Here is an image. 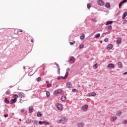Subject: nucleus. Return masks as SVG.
<instances>
[{
	"instance_id": "nucleus-26",
	"label": "nucleus",
	"mask_w": 127,
	"mask_h": 127,
	"mask_svg": "<svg viewBox=\"0 0 127 127\" xmlns=\"http://www.w3.org/2000/svg\"><path fill=\"white\" fill-rule=\"evenodd\" d=\"M37 117H42V114L40 113V112H38L37 113Z\"/></svg>"
},
{
	"instance_id": "nucleus-47",
	"label": "nucleus",
	"mask_w": 127,
	"mask_h": 127,
	"mask_svg": "<svg viewBox=\"0 0 127 127\" xmlns=\"http://www.w3.org/2000/svg\"><path fill=\"white\" fill-rule=\"evenodd\" d=\"M4 117L5 118H7V117H8V115H7V114H5V115H4Z\"/></svg>"
},
{
	"instance_id": "nucleus-14",
	"label": "nucleus",
	"mask_w": 127,
	"mask_h": 127,
	"mask_svg": "<svg viewBox=\"0 0 127 127\" xmlns=\"http://www.w3.org/2000/svg\"><path fill=\"white\" fill-rule=\"evenodd\" d=\"M77 126L78 127H84V126H85V124L83 123H79L77 124Z\"/></svg>"
},
{
	"instance_id": "nucleus-24",
	"label": "nucleus",
	"mask_w": 127,
	"mask_h": 127,
	"mask_svg": "<svg viewBox=\"0 0 127 127\" xmlns=\"http://www.w3.org/2000/svg\"><path fill=\"white\" fill-rule=\"evenodd\" d=\"M113 23V21H107L106 22V25H109V24H112Z\"/></svg>"
},
{
	"instance_id": "nucleus-3",
	"label": "nucleus",
	"mask_w": 127,
	"mask_h": 127,
	"mask_svg": "<svg viewBox=\"0 0 127 127\" xmlns=\"http://www.w3.org/2000/svg\"><path fill=\"white\" fill-rule=\"evenodd\" d=\"M55 96H57L59 95V94H62V90L61 89H58V90H56L54 93Z\"/></svg>"
},
{
	"instance_id": "nucleus-16",
	"label": "nucleus",
	"mask_w": 127,
	"mask_h": 127,
	"mask_svg": "<svg viewBox=\"0 0 127 127\" xmlns=\"http://www.w3.org/2000/svg\"><path fill=\"white\" fill-rule=\"evenodd\" d=\"M19 98H22V97H24V93H19Z\"/></svg>"
},
{
	"instance_id": "nucleus-42",
	"label": "nucleus",
	"mask_w": 127,
	"mask_h": 127,
	"mask_svg": "<svg viewBox=\"0 0 127 127\" xmlns=\"http://www.w3.org/2000/svg\"><path fill=\"white\" fill-rule=\"evenodd\" d=\"M44 125H45L46 126H47V125H49V123L47 122V121H45L44 122Z\"/></svg>"
},
{
	"instance_id": "nucleus-28",
	"label": "nucleus",
	"mask_w": 127,
	"mask_h": 127,
	"mask_svg": "<svg viewBox=\"0 0 127 127\" xmlns=\"http://www.w3.org/2000/svg\"><path fill=\"white\" fill-rule=\"evenodd\" d=\"M118 66L119 67H120V68H122L123 66V64H122V63L121 62L118 63Z\"/></svg>"
},
{
	"instance_id": "nucleus-50",
	"label": "nucleus",
	"mask_w": 127,
	"mask_h": 127,
	"mask_svg": "<svg viewBox=\"0 0 127 127\" xmlns=\"http://www.w3.org/2000/svg\"><path fill=\"white\" fill-rule=\"evenodd\" d=\"M35 124H36V125H37V121H34Z\"/></svg>"
},
{
	"instance_id": "nucleus-6",
	"label": "nucleus",
	"mask_w": 127,
	"mask_h": 127,
	"mask_svg": "<svg viewBox=\"0 0 127 127\" xmlns=\"http://www.w3.org/2000/svg\"><path fill=\"white\" fill-rule=\"evenodd\" d=\"M108 67L110 69H114L115 68V65L113 64H109L108 65Z\"/></svg>"
},
{
	"instance_id": "nucleus-12",
	"label": "nucleus",
	"mask_w": 127,
	"mask_h": 127,
	"mask_svg": "<svg viewBox=\"0 0 127 127\" xmlns=\"http://www.w3.org/2000/svg\"><path fill=\"white\" fill-rule=\"evenodd\" d=\"M121 42H122V39H121V38H118L117 40V44L118 45L121 44Z\"/></svg>"
},
{
	"instance_id": "nucleus-30",
	"label": "nucleus",
	"mask_w": 127,
	"mask_h": 127,
	"mask_svg": "<svg viewBox=\"0 0 127 127\" xmlns=\"http://www.w3.org/2000/svg\"><path fill=\"white\" fill-rule=\"evenodd\" d=\"M84 38H85V35H83L82 36H80L81 40H84Z\"/></svg>"
},
{
	"instance_id": "nucleus-21",
	"label": "nucleus",
	"mask_w": 127,
	"mask_h": 127,
	"mask_svg": "<svg viewBox=\"0 0 127 127\" xmlns=\"http://www.w3.org/2000/svg\"><path fill=\"white\" fill-rule=\"evenodd\" d=\"M4 102L6 104H9V101L6 98H5Z\"/></svg>"
},
{
	"instance_id": "nucleus-45",
	"label": "nucleus",
	"mask_w": 127,
	"mask_h": 127,
	"mask_svg": "<svg viewBox=\"0 0 127 127\" xmlns=\"http://www.w3.org/2000/svg\"><path fill=\"white\" fill-rule=\"evenodd\" d=\"M51 86H52V85L51 84H47L48 88H50V87H51Z\"/></svg>"
},
{
	"instance_id": "nucleus-19",
	"label": "nucleus",
	"mask_w": 127,
	"mask_h": 127,
	"mask_svg": "<svg viewBox=\"0 0 127 127\" xmlns=\"http://www.w3.org/2000/svg\"><path fill=\"white\" fill-rule=\"evenodd\" d=\"M61 100L63 102L64 101L66 100V96H63L61 98Z\"/></svg>"
},
{
	"instance_id": "nucleus-39",
	"label": "nucleus",
	"mask_w": 127,
	"mask_h": 127,
	"mask_svg": "<svg viewBox=\"0 0 127 127\" xmlns=\"http://www.w3.org/2000/svg\"><path fill=\"white\" fill-rule=\"evenodd\" d=\"M75 43H76V42H75V41H74L73 42H69V44H70V45H74Z\"/></svg>"
},
{
	"instance_id": "nucleus-32",
	"label": "nucleus",
	"mask_w": 127,
	"mask_h": 127,
	"mask_svg": "<svg viewBox=\"0 0 127 127\" xmlns=\"http://www.w3.org/2000/svg\"><path fill=\"white\" fill-rule=\"evenodd\" d=\"M72 92L73 93H78V90L76 89H73L72 90Z\"/></svg>"
},
{
	"instance_id": "nucleus-7",
	"label": "nucleus",
	"mask_w": 127,
	"mask_h": 127,
	"mask_svg": "<svg viewBox=\"0 0 127 127\" xmlns=\"http://www.w3.org/2000/svg\"><path fill=\"white\" fill-rule=\"evenodd\" d=\"M118 118L117 116H112L110 118V121L111 122H114V121H116Z\"/></svg>"
},
{
	"instance_id": "nucleus-52",
	"label": "nucleus",
	"mask_w": 127,
	"mask_h": 127,
	"mask_svg": "<svg viewBox=\"0 0 127 127\" xmlns=\"http://www.w3.org/2000/svg\"><path fill=\"white\" fill-rule=\"evenodd\" d=\"M60 79H61V77H60L58 78V80H60Z\"/></svg>"
},
{
	"instance_id": "nucleus-10",
	"label": "nucleus",
	"mask_w": 127,
	"mask_h": 127,
	"mask_svg": "<svg viewBox=\"0 0 127 127\" xmlns=\"http://www.w3.org/2000/svg\"><path fill=\"white\" fill-rule=\"evenodd\" d=\"M72 86H73V85L70 82H67L66 83V87H67V88H71V87H72Z\"/></svg>"
},
{
	"instance_id": "nucleus-46",
	"label": "nucleus",
	"mask_w": 127,
	"mask_h": 127,
	"mask_svg": "<svg viewBox=\"0 0 127 127\" xmlns=\"http://www.w3.org/2000/svg\"><path fill=\"white\" fill-rule=\"evenodd\" d=\"M92 21H93L94 22H97V19H92Z\"/></svg>"
},
{
	"instance_id": "nucleus-25",
	"label": "nucleus",
	"mask_w": 127,
	"mask_h": 127,
	"mask_svg": "<svg viewBox=\"0 0 127 127\" xmlns=\"http://www.w3.org/2000/svg\"><path fill=\"white\" fill-rule=\"evenodd\" d=\"M17 31V33H19V32H23V30H21V29H16L15 30V31Z\"/></svg>"
},
{
	"instance_id": "nucleus-27",
	"label": "nucleus",
	"mask_w": 127,
	"mask_h": 127,
	"mask_svg": "<svg viewBox=\"0 0 127 127\" xmlns=\"http://www.w3.org/2000/svg\"><path fill=\"white\" fill-rule=\"evenodd\" d=\"M95 36L96 38H99V37H100V36H101V34L98 33Z\"/></svg>"
},
{
	"instance_id": "nucleus-33",
	"label": "nucleus",
	"mask_w": 127,
	"mask_h": 127,
	"mask_svg": "<svg viewBox=\"0 0 127 127\" xmlns=\"http://www.w3.org/2000/svg\"><path fill=\"white\" fill-rule=\"evenodd\" d=\"M116 116H117V117H120V116H122V112H119L118 113H116Z\"/></svg>"
},
{
	"instance_id": "nucleus-18",
	"label": "nucleus",
	"mask_w": 127,
	"mask_h": 127,
	"mask_svg": "<svg viewBox=\"0 0 127 127\" xmlns=\"http://www.w3.org/2000/svg\"><path fill=\"white\" fill-rule=\"evenodd\" d=\"M127 12H125L123 15L122 18L123 19H125V18H126V16H127Z\"/></svg>"
},
{
	"instance_id": "nucleus-51",
	"label": "nucleus",
	"mask_w": 127,
	"mask_h": 127,
	"mask_svg": "<svg viewBox=\"0 0 127 127\" xmlns=\"http://www.w3.org/2000/svg\"><path fill=\"white\" fill-rule=\"evenodd\" d=\"M89 97H92V93L91 94H89Z\"/></svg>"
},
{
	"instance_id": "nucleus-53",
	"label": "nucleus",
	"mask_w": 127,
	"mask_h": 127,
	"mask_svg": "<svg viewBox=\"0 0 127 127\" xmlns=\"http://www.w3.org/2000/svg\"><path fill=\"white\" fill-rule=\"evenodd\" d=\"M31 42H32V43L33 42V39L31 40Z\"/></svg>"
},
{
	"instance_id": "nucleus-35",
	"label": "nucleus",
	"mask_w": 127,
	"mask_h": 127,
	"mask_svg": "<svg viewBox=\"0 0 127 127\" xmlns=\"http://www.w3.org/2000/svg\"><path fill=\"white\" fill-rule=\"evenodd\" d=\"M26 124H31V120H28L26 122Z\"/></svg>"
},
{
	"instance_id": "nucleus-11",
	"label": "nucleus",
	"mask_w": 127,
	"mask_h": 127,
	"mask_svg": "<svg viewBox=\"0 0 127 127\" xmlns=\"http://www.w3.org/2000/svg\"><path fill=\"white\" fill-rule=\"evenodd\" d=\"M113 48V45L112 44H109L107 46V49L108 50H111Z\"/></svg>"
},
{
	"instance_id": "nucleus-40",
	"label": "nucleus",
	"mask_w": 127,
	"mask_h": 127,
	"mask_svg": "<svg viewBox=\"0 0 127 127\" xmlns=\"http://www.w3.org/2000/svg\"><path fill=\"white\" fill-rule=\"evenodd\" d=\"M123 3H124L123 2V1H121V2L119 3V8H121V6H122V5L123 4Z\"/></svg>"
},
{
	"instance_id": "nucleus-38",
	"label": "nucleus",
	"mask_w": 127,
	"mask_h": 127,
	"mask_svg": "<svg viewBox=\"0 0 127 127\" xmlns=\"http://www.w3.org/2000/svg\"><path fill=\"white\" fill-rule=\"evenodd\" d=\"M122 124H127V121L124 120H123V121L122 122Z\"/></svg>"
},
{
	"instance_id": "nucleus-59",
	"label": "nucleus",
	"mask_w": 127,
	"mask_h": 127,
	"mask_svg": "<svg viewBox=\"0 0 127 127\" xmlns=\"http://www.w3.org/2000/svg\"><path fill=\"white\" fill-rule=\"evenodd\" d=\"M30 113H31V112H30Z\"/></svg>"
},
{
	"instance_id": "nucleus-56",
	"label": "nucleus",
	"mask_w": 127,
	"mask_h": 127,
	"mask_svg": "<svg viewBox=\"0 0 127 127\" xmlns=\"http://www.w3.org/2000/svg\"><path fill=\"white\" fill-rule=\"evenodd\" d=\"M20 122H21V119H19Z\"/></svg>"
},
{
	"instance_id": "nucleus-22",
	"label": "nucleus",
	"mask_w": 127,
	"mask_h": 127,
	"mask_svg": "<svg viewBox=\"0 0 127 127\" xmlns=\"http://www.w3.org/2000/svg\"><path fill=\"white\" fill-rule=\"evenodd\" d=\"M57 66L59 74H60V66H59V64H57Z\"/></svg>"
},
{
	"instance_id": "nucleus-15",
	"label": "nucleus",
	"mask_w": 127,
	"mask_h": 127,
	"mask_svg": "<svg viewBox=\"0 0 127 127\" xmlns=\"http://www.w3.org/2000/svg\"><path fill=\"white\" fill-rule=\"evenodd\" d=\"M34 111V109L33 108V106H30L29 108V112H33Z\"/></svg>"
},
{
	"instance_id": "nucleus-49",
	"label": "nucleus",
	"mask_w": 127,
	"mask_h": 127,
	"mask_svg": "<svg viewBox=\"0 0 127 127\" xmlns=\"http://www.w3.org/2000/svg\"><path fill=\"white\" fill-rule=\"evenodd\" d=\"M127 72H125L123 73L124 75H127Z\"/></svg>"
},
{
	"instance_id": "nucleus-5",
	"label": "nucleus",
	"mask_w": 127,
	"mask_h": 127,
	"mask_svg": "<svg viewBox=\"0 0 127 127\" xmlns=\"http://www.w3.org/2000/svg\"><path fill=\"white\" fill-rule=\"evenodd\" d=\"M97 3L98 4H99V5H104V4H105V2H104V1L102 0H99L97 1Z\"/></svg>"
},
{
	"instance_id": "nucleus-20",
	"label": "nucleus",
	"mask_w": 127,
	"mask_h": 127,
	"mask_svg": "<svg viewBox=\"0 0 127 127\" xmlns=\"http://www.w3.org/2000/svg\"><path fill=\"white\" fill-rule=\"evenodd\" d=\"M46 94L47 98L50 97V92H49V91H46Z\"/></svg>"
},
{
	"instance_id": "nucleus-41",
	"label": "nucleus",
	"mask_w": 127,
	"mask_h": 127,
	"mask_svg": "<svg viewBox=\"0 0 127 127\" xmlns=\"http://www.w3.org/2000/svg\"><path fill=\"white\" fill-rule=\"evenodd\" d=\"M44 122H45V121H43V122L39 121V125H42V124H44Z\"/></svg>"
},
{
	"instance_id": "nucleus-55",
	"label": "nucleus",
	"mask_w": 127,
	"mask_h": 127,
	"mask_svg": "<svg viewBox=\"0 0 127 127\" xmlns=\"http://www.w3.org/2000/svg\"><path fill=\"white\" fill-rule=\"evenodd\" d=\"M24 109L22 110V112H24Z\"/></svg>"
},
{
	"instance_id": "nucleus-58",
	"label": "nucleus",
	"mask_w": 127,
	"mask_h": 127,
	"mask_svg": "<svg viewBox=\"0 0 127 127\" xmlns=\"http://www.w3.org/2000/svg\"><path fill=\"white\" fill-rule=\"evenodd\" d=\"M78 87H80V85H78Z\"/></svg>"
},
{
	"instance_id": "nucleus-34",
	"label": "nucleus",
	"mask_w": 127,
	"mask_h": 127,
	"mask_svg": "<svg viewBox=\"0 0 127 127\" xmlns=\"http://www.w3.org/2000/svg\"><path fill=\"white\" fill-rule=\"evenodd\" d=\"M93 68L94 69H97V68H98V64H95L94 65H93Z\"/></svg>"
},
{
	"instance_id": "nucleus-36",
	"label": "nucleus",
	"mask_w": 127,
	"mask_h": 127,
	"mask_svg": "<svg viewBox=\"0 0 127 127\" xmlns=\"http://www.w3.org/2000/svg\"><path fill=\"white\" fill-rule=\"evenodd\" d=\"M37 82H40V81H41V77H39L37 78Z\"/></svg>"
},
{
	"instance_id": "nucleus-44",
	"label": "nucleus",
	"mask_w": 127,
	"mask_h": 127,
	"mask_svg": "<svg viewBox=\"0 0 127 127\" xmlns=\"http://www.w3.org/2000/svg\"><path fill=\"white\" fill-rule=\"evenodd\" d=\"M91 95L92 97H95V96H96V93L93 92L92 93H91Z\"/></svg>"
},
{
	"instance_id": "nucleus-9",
	"label": "nucleus",
	"mask_w": 127,
	"mask_h": 127,
	"mask_svg": "<svg viewBox=\"0 0 127 127\" xmlns=\"http://www.w3.org/2000/svg\"><path fill=\"white\" fill-rule=\"evenodd\" d=\"M74 62H75V59L73 58V57H70L69 63H71V64H72V63H74Z\"/></svg>"
},
{
	"instance_id": "nucleus-23",
	"label": "nucleus",
	"mask_w": 127,
	"mask_h": 127,
	"mask_svg": "<svg viewBox=\"0 0 127 127\" xmlns=\"http://www.w3.org/2000/svg\"><path fill=\"white\" fill-rule=\"evenodd\" d=\"M13 98L15 100H17V98H18V95L17 94H15L13 95Z\"/></svg>"
},
{
	"instance_id": "nucleus-2",
	"label": "nucleus",
	"mask_w": 127,
	"mask_h": 127,
	"mask_svg": "<svg viewBox=\"0 0 127 127\" xmlns=\"http://www.w3.org/2000/svg\"><path fill=\"white\" fill-rule=\"evenodd\" d=\"M69 72H70V68H68L66 69V72L65 73V76L64 77H62V78L63 79H66L67 77H68V75H69Z\"/></svg>"
},
{
	"instance_id": "nucleus-37",
	"label": "nucleus",
	"mask_w": 127,
	"mask_h": 127,
	"mask_svg": "<svg viewBox=\"0 0 127 127\" xmlns=\"http://www.w3.org/2000/svg\"><path fill=\"white\" fill-rule=\"evenodd\" d=\"M91 7H92V5H91L90 3H88L87 4V8L90 9V8Z\"/></svg>"
},
{
	"instance_id": "nucleus-31",
	"label": "nucleus",
	"mask_w": 127,
	"mask_h": 127,
	"mask_svg": "<svg viewBox=\"0 0 127 127\" xmlns=\"http://www.w3.org/2000/svg\"><path fill=\"white\" fill-rule=\"evenodd\" d=\"M79 48L81 49V48H84V44H81L79 46Z\"/></svg>"
},
{
	"instance_id": "nucleus-43",
	"label": "nucleus",
	"mask_w": 127,
	"mask_h": 127,
	"mask_svg": "<svg viewBox=\"0 0 127 127\" xmlns=\"http://www.w3.org/2000/svg\"><path fill=\"white\" fill-rule=\"evenodd\" d=\"M104 41H105V42H108V41H109V38H105V39H104Z\"/></svg>"
},
{
	"instance_id": "nucleus-48",
	"label": "nucleus",
	"mask_w": 127,
	"mask_h": 127,
	"mask_svg": "<svg viewBox=\"0 0 127 127\" xmlns=\"http://www.w3.org/2000/svg\"><path fill=\"white\" fill-rule=\"evenodd\" d=\"M122 2H123V3H125V2H127V0H123L122 1Z\"/></svg>"
},
{
	"instance_id": "nucleus-54",
	"label": "nucleus",
	"mask_w": 127,
	"mask_h": 127,
	"mask_svg": "<svg viewBox=\"0 0 127 127\" xmlns=\"http://www.w3.org/2000/svg\"><path fill=\"white\" fill-rule=\"evenodd\" d=\"M100 43H103V41H101Z\"/></svg>"
},
{
	"instance_id": "nucleus-29",
	"label": "nucleus",
	"mask_w": 127,
	"mask_h": 127,
	"mask_svg": "<svg viewBox=\"0 0 127 127\" xmlns=\"http://www.w3.org/2000/svg\"><path fill=\"white\" fill-rule=\"evenodd\" d=\"M105 6L106 7H107V8H109L110 7V3H106V4H105Z\"/></svg>"
},
{
	"instance_id": "nucleus-13",
	"label": "nucleus",
	"mask_w": 127,
	"mask_h": 127,
	"mask_svg": "<svg viewBox=\"0 0 127 127\" xmlns=\"http://www.w3.org/2000/svg\"><path fill=\"white\" fill-rule=\"evenodd\" d=\"M107 30L108 31L109 33H110V32H111V30H112V25L108 26V27L107 28Z\"/></svg>"
},
{
	"instance_id": "nucleus-4",
	"label": "nucleus",
	"mask_w": 127,
	"mask_h": 127,
	"mask_svg": "<svg viewBox=\"0 0 127 127\" xmlns=\"http://www.w3.org/2000/svg\"><path fill=\"white\" fill-rule=\"evenodd\" d=\"M57 107L58 110H59V111H61L63 109V107H62V105H61L59 103H58L57 104Z\"/></svg>"
},
{
	"instance_id": "nucleus-8",
	"label": "nucleus",
	"mask_w": 127,
	"mask_h": 127,
	"mask_svg": "<svg viewBox=\"0 0 127 127\" xmlns=\"http://www.w3.org/2000/svg\"><path fill=\"white\" fill-rule=\"evenodd\" d=\"M82 111H84V112H86L88 110V105H85L82 108Z\"/></svg>"
},
{
	"instance_id": "nucleus-57",
	"label": "nucleus",
	"mask_w": 127,
	"mask_h": 127,
	"mask_svg": "<svg viewBox=\"0 0 127 127\" xmlns=\"http://www.w3.org/2000/svg\"><path fill=\"white\" fill-rule=\"evenodd\" d=\"M46 83H49V82L48 81H46Z\"/></svg>"
},
{
	"instance_id": "nucleus-17",
	"label": "nucleus",
	"mask_w": 127,
	"mask_h": 127,
	"mask_svg": "<svg viewBox=\"0 0 127 127\" xmlns=\"http://www.w3.org/2000/svg\"><path fill=\"white\" fill-rule=\"evenodd\" d=\"M16 101H17V100L15 99H11V104H15V103H16Z\"/></svg>"
},
{
	"instance_id": "nucleus-1",
	"label": "nucleus",
	"mask_w": 127,
	"mask_h": 127,
	"mask_svg": "<svg viewBox=\"0 0 127 127\" xmlns=\"http://www.w3.org/2000/svg\"><path fill=\"white\" fill-rule=\"evenodd\" d=\"M67 118H66V117H62V119L61 120H58L57 121V123H58V124H66L67 123Z\"/></svg>"
}]
</instances>
